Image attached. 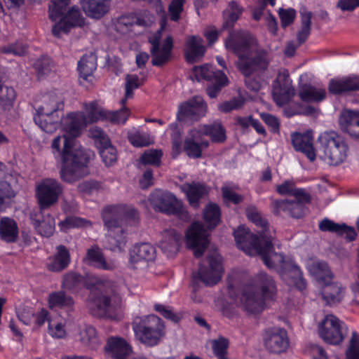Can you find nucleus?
<instances>
[{
	"label": "nucleus",
	"mask_w": 359,
	"mask_h": 359,
	"mask_svg": "<svg viewBox=\"0 0 359 359\" xmlns=\"http://www.w3.org/2000/svg\"><path fill=\"white\" fill-rule=\"evenodd\" d=\"M317 279L325 285L321 292L323 299L330 306L339 303L343 299L344 288L337 283H331L333 274L325 262H318L316 265Z\"/></svg>",
	"instance_id": "obj_11"
},
{
	"label": "nucleus",
	"mask_w": 359,
	"mask_h": 359,
	"mask_svg": "<svg viewBox=\"0 0 359 359\" xmlns=\"http://www.w3.org/2000/svg\"><path fill=\"white\" fill-rule=\"evenodd\" d=\"M88 124L94 123L100 120H105L107 110L99 108L97 101H92L84 104Z\"/></svg>",
	"instance_id": "obj_48"
},
{
	"label": "nucleus",
	"mask_w": 359,
	"mask_h": 359,
	"mask_svg": "<svg viewBox=\"0 0 359 359\" xmlns=\"http://www.w3.org/2000/svg\"><path fill=\"white\" fill-rule=\"evenodd\" d=\"M149 201L156 211L180 218L187 217L189 215L182 201L170 191L156 189L150 194Z\"/></svg>",
	"instance_id": "obj_9"
},
{
	"label": "nucleus",
	"mask_w": 359,
	"mask_h": 359,
	"mask_svg": "<svg viewBox=\"0 0 359 359\" xmlns=\"http://www.w3.org/2000/svg\"><path fill=\"white\" fill-rule=\"evenodd\" d=\"M130 116V109L123 107L117 111H107L105 120H108L112 123L123 125L127 122Z\"/></svg>",
	"instance_id": "obj_54"
},
{
	"label": "nucleus",
	"mask_w": 359,
	"mask_h": 359,
	"mask_svg": "<svg viewBox=\"0 0 359 359\" xmlns=\"http://www.w3.org/2000/svg\"><path fill=\"white\" fill-rule=\"evenodd\" d=\"M202 133L203 135L209 136L211 141L215 143H222L226 140V130L219 121L204 125Z\"/></svg>",
	"instance_id": "obj_46"
},
{
	"label": "nucleus",
	"mask_w": 359,
	"mask_h": 359,
	"mask_svg": "<svg viewBox=\"0 0 359 359\" xmlns=\"http://www.w3.org/2000/svg\"><path fill=\"white\" fill-rule=\"evenodd\" d=\"M221 191L223 199L234 205H238L244 201L243 196L233 191L230 187H223Z\"/></svg>",
	"instance_id": "obj_63"
},
{
	"label": "nucleus",
	"mask_w": 359,
	"mask_h": 359,
	"mask_svg": "<svg viewBox=\"0 0 359 359\" xmlns=\"http://www.w3.org/2000/svg\"><path fill=\"white\" fill-rule=\"evenodd\" d=\"M111 0H81V8L85 14L94 19H101L110 8Z\"/></svg>",
	"instance_id": "obj_30"
},
{
	"label": "nucleus",
	"mask_w": 359,
	"mask_h": 359,
	"mask_svg": "<svg viewBox=\"0 0 359 359\" xmlns=\"http://www.w3.org/2000/svg\"><path fill=\"white\" fill-rule=\"evenodd\" d=\"M260 118L269 127L270 132L272 133H279L280 123L276 116L267 112H263L260 114Z\"/></svg>",
	"instance_id": "obj_60"
},
{
	"label": "nucleus",
	"mask_w": 359,
	"mask_h": 359,
	"mask_svg": "<svg viewBox=\"0 0 359 359\" xmlns=\"http://www.w3.org/2000/svg\"><path fill=\"white\" fill-rule=\"evenodd\" d=\"M320 338L327 344H339L347 333L346 324L332 314L325 316L318 327Z\"/></svg>",
	"instance_id": "obj_13"
},
{
	"label": "nucleus",
	"mask_w": 359,
	"mask_h": 359,
	"mask_svg": "<svg viewBox=\"0 0 359 359\" xmlns=\"http://www.w3.org/2000/svg\"><path fill=\"white\" fill-rule=\"evenodd\" d=\"M320 158L330 165L337 166L344 162L348 154V145L341 135L334 131L324 132L318 138Z\"/></svg>",
	"instance_id": "obj_6"
},
{
	"label": "nucleus",
	"mask_w": 359,
	"mask_h": 359,
	"mask_svg": "<svg viewBox=\"0 0 359 359\" xmlns=\"http://www.w3.org/2000/svg\"><path fill=\"white\" fill-rule=\"evenodd\" d=\"M19 237V228L17 222L8 217L0 219V239L6 243H15Z\"/></svg>",
	"instance_id": "obj_34"
},
{
	"label": "nucleus",
	"mask_w": 359,
	"mask_h": 359,
	"mask_svg": "<svg viewBox=\"0 0 359 359\" xmlns=\"http://www.w3.org/2000/svg\"><path fill=\"white\" fill-rule=\"evenodd\" d=\"M71 262V255L69 249L63 245H59L56 247V252L50 262L47 264V269L51 272H61L66 269Z\"/></svg>",
	"instance_id": "obj_31"
},
{
	"label": "nucleus",
	"mask_w": 359,
	"mask_h": 359,
	"mask_svg": "<svg viewBox=\"0 0 359 359\" xmlns=\"http://www.w3.org/2000/svg\"><path fill=\"white\" fill-rule=\"evenodd\" d=\"M53 67V62L51 58L47 55H42L34 63V68L39 78L48 74L51 72Z\"/></svg>",
	"instance_id": "obj_55"
},
{
	"label": "nucleus",
	"mask_w": 359,
	"mask_h": 359,
	"mask_svg": "<svg viewBox=\"0 0 359 359\" xmlns=\"http://www.w3.org/2000/svg\"><path fill=\"white\" fill-rule=\"evenodd\" d=\"M127 136L129 142L137 148L147 147L151 144L149 135L136 128L129 130Z\"/></svg>",
	"instance_id": "obj_50"
},
{
	"label": "nucleus",
	"mask_w": 359,
	"mask_h": 359,
	"mask_svg": "<svg viewBox=\"0 0 359 359\" xmlns=\"http://www.w3.org/2000/svg\"><path fill=\"white\" fill-rule=\"evenodd\" d=\"M263 342L270 353L279 354L287 351L290 341L287 332L284 328L271 327L264 330Z\"/></svg>",
	"instance_id": "obj_20"
},
{
	"label": "nucleus",
	"mask_w": 359,
	"mask_h": 359,
	"mask_svg": "<svg viewBox=\"0 0 359 359\" xmlns=\"http://www.w3.org/2000/svg\"><path fill=\"white\" fill-rule=\"evenodd\" d=\"M243 12V8L241 6L237 1H231L228 4V7L223 13V24L222 28L224 29L233 30V28L240 18Z\"/></svg>",
	"instance_id": "obj_41"
},
{
	"label": "nucleus",
	"mask_w": 359,
	"mask_h": 359,
	"mask_svg": "<svg viewBox=\"0 0 359 359\" xmlns=\"http://www.w3.org/2000/svg\"><path fill=\"white\" fill-rule=\"evenodd\" d=\"M248 219L261 228V231L257 234L252 233L244 225L239 226L233 231V236L237 247L250 255H257L261 257L264 264L269 269H275L277 266L271 257L278 256L274 252V246L272 243V237L266 234L269 224L264 219L255 206H250L246 208Z\"/></svg>",
	"instance_id": "obj_2"
},
{
	"label": "nucleus",
	"mask_w": 359,
	"mask_h": 359,
	"mask_svg": "<svg viewBox=\"0 0 359 359\" xmlns=\"http://www.w3.org/2000/svg\"><path fill=\"white\" fill-rule=\"evenodd\" d=\"M339 124L342 130L351 137L359 138V111H344L339 118Z\"/></svg>",
	"instance_id": "obj_32"
},
{
	"label": "nucleus",
	"mask_w": 359,
	"mask_h": 359,
	"mask_svg": "<svg viewBox=\"0 0 359 359\" xmlns=\"http://www.w3.org/2000/svg\"><path fill=\"white\" fill-rule=\"evenodd\" d=\"M106 351L111 354L114 359H126L131 348L123 338L111 337L107 341Z\"/></svg>",
	"instance_id": "obj_38"
},
{
	"label": "nucleus",
	"mask_w": 359,
	"mask_h": 359,
	"mask_svg": "<svg viewBox=\"0 0 359 359\" xmlns=\"http://www.w3.org/2000/svg\"><path fill=\"white\" fill-rule=\"evenodd\" d=\"M245 104V100L242 97H233L228 101L219 103L217 109L224 114L231 112L233 110L241 109Z\"/></svg>",
	"instance_id": "obj_56"
},
{
	"label": "nucleus",
	"mask_w": 359,
	"mask_h": 359,
	"mask_svg": "<svg viewBox=\"0 0 359 359\" xmlns=\"http://www.w3.org/2000/svg\"><path fill=\"white\" fill-rule=\"evenodd\" d=\"M203 220L210 230L217 227L221 222V209L216 203H210L203 210Z\"/></svg>",
	"instance_id": "obj_47"
},
{
	"label": "nucleus",
	"mask_w": 359,
	"mask_h": 359,
	"mask_svg": "<svg viewBox=\"0 0 359 359\" xmlns=\"http://www.w3.org/2000/svg\"><path fill=\"white\" fill-rule=\"evenodd\" d=\"M63 107L64 103L60 99L55 95H50L34 116L35 123L47 133H54L61 126Z\"/></svg>",
	"instance_id": "obj_7"
},
{
	"label": "nucleus",
	"mask_w": 359,
	"mask_h": 359,
	"mask_svg": "<svg viewBox=\"0 0 359 359\" xmlns=\"http://www.w3.org/2000/svg\"><path fill=\"white\" fill-rule=\"evenodd\" d=\"M207 104L201 97H193L182 102L177 113V119L179 121H197L205 115Z\"/></svg>",
	"instance_id": "obj_19"
},
{
	"label": "nucleus",
	"mask_w": 359,
	"mask_h": 359,
	"mask_svg": "<svg viewBox=\"0 0 359 359\" xmlns=\"http://www.w3.org/2000/svg\"><path fill=\"white\" fill-rule=\"evenodd\" d=\"M205 260L208 266L200 264L196 273H193L191 278V287L194 292L199 288L198 281L201 280L205 285L212 286L221 280L224 270L221 260L215 255L206 256Z\"/></svg>",
	"instance_id": "obj_10"
},
{
	"label": "nucleus",
	"mask_w": 359,
	"mask_h": 359,
	"mask_svg": "<svg viewBox=\"0 0 359 359\" xmlns=\"http://www.w3.org/2000/svg\"><path fill=\"white\" fill-rule=\"evenodd\" d=\"M97 56L94 53L83 55L78 62L77 69L80 76L84 80H88V77L93 75L94 71L97 69Z\"/></svg>",
	"instance_id": "obj_45"
},
{
	"label": "nucleus",
	"mask_w": 359,
	"mask_h": 359,
	"mask_svg": "<svg viewBox=\"0 0 359 359\" xmlns=\"http://www.w3.org/2000/svg\"><path fill=\"white\" fill-rule=\"evenodd\" d=\"M212 349L217 359H228V348L229 341L227 338L220 336L211 341Z\"/></svg>",
	"instance_id": "obj_52"
},
{
	"label": "nucleus",
	"mask_w": 359,
	"mask_h": 359,
	"mask_svg": "<svg viewBox=\"0 0 359 359\" xmlns=\"http://www.w3.org/2000/svg\"><path fill=\"white\" fill-rule=\"evenodd\" d=\"M148 41L151 44V62L153 66L161 67L171 60L174 48L172 36L168 35L164 39L162 46H161V31L156 32L151 37H149Z\"/></svg>",
	"instance_id": "obj_12"
},
{
	"label": "nucleus",
	"mask_w": 359,
	"mask_h": 359,
	"mask_svg": "<svg viewBox=\"0 0 359 359\" xmlns=\"http://www.w3.org/2000/svg\"><path fill=\"white\" fill-rule=\"evenodd\" d=\"M318 227L323 232H332L335 233L338 236H345L346 239L348 241H353L357 237V233L354 227L349 226L344 223H335L327 217L320 221Z\"/></svg>",
	"instance_id": "obj_27"
},
{
	"label": "nucleus",
	"mask_w": 359,
	"mask_h": 359,
	"mask_svg": "<svg viewBox=\"0 0 359 359\" xmlns=\"http://www.w3.org/2000/svg\"><path fill=\"white\" fill-rule=\"evenodd\" d=\"M278 265L284 273H289L295 279L294 283L296 287L301 291L306 289V280L302 277V271L299 266L292 260H285L283 254H278Z\"/></svg>",
	"instance_id": "obj_33"
},
{
	"label": "nucleus",
	"mask_w": 359,
	"mask_h": 359,
	"mask_svg": "<svg viewBox=\"0 0 359 359\" xmlns=\"http://www.w3.org/2000/svg\"><path fill=\"white\" fill-rule=\"evenodd\" d=\"M298 95L304 102H319L326 97L324 88L316 89L310 83H304L299 86Z\"/></svg>",
	"instance_id": "obj_43"
},
{
	"label": "nucleus",
	"mask_w": 359,
	"mask_h": 359,
	"mask_svg": "<svg viewBox=\"0 0 359 359\" xmlns=\"http://www.w3.org/2000/svg\"><path fill=\"white\" fill-rule=\"evenodd\" d=\"M90 136L94 140V144L105 165L111 166L116 162L118 159L117 149L101 128L95 126L91 128Z\"/></svg>",
	"instance_id": "obj_15"
},
{
	"label": "nucleus",
	"mask_w": 359,
	"mask_h": 359,
	"mask_svg": "<svg viewBox=\"0 0 359 359\" xmlns=\"http://www.w3.org/2000/svg\"><path fill=\"white\" fill-rule=\"evenodd\" d=\"M62 191V186L57 180L53 178L42 180L36 187V198L40 210H45L57 203Z\"/></svg>",
	"instance_id": "obj_14"
},
{
	"label": "nucleus",
	"mask_w": 359,
	"mask_h": 359,
	"mask_svg": "<svg viewBox=\"0 0 359 359\" xmlns=\"http://www.w3.org/2000/svg\"><path fill=\"white\" fill-rule=\"evenodd\" d=\"M206 51L203 39L195 35L189 36L184 43V55L187 62L194 63L197 58L204 55Z\"/></svg>",
	"instance_id": "obj_29"
},
{
	"label": "nucleus",
	"mask_w": 359,
	"mask_h": 359,
	"mask_svg": "<svg viewBox=\"0 0 359 359\" xmlns=\"http://www.w3.org/2000/svg\"><path fill=\"white\" fill-rule=\"evenodd\" d=\"M294 94V88L292 86L288 71L284 69L278 72L272 85V97L274 102L278 106L283 107L290 102Z\"/></svg>",
	"instance_id": "obj_16"
},
{
	"label": "nucleus",
	"mask_w": 359,
	"mask_h": 359,
	"mask_svg": "<svg viewBox=\"0 0 359 359\" xmlns=\"http://www.w3.org/2000/svg\"><path fill=\"white\" fill-rule=\"evenodd\" d=\"M186 243L187 248L193 251L195 257L200 258L203 255L209 240L201 223L195 222L191 224L186 231Z\"/></svg>",
	"instance_id": "obj_18"
},
{
	"label": "nucleus",
	"mask_w": 359,
	"mask_h": 359,
	"mask_svg": "<svg viewBox=\"0 0 359 359\" xmlns=\"http://www.w3.org/2000/svg\"><path fill=\"white\" fill-rule=\"evenodd\" d=\"M236 65L245 76H250L257 69H266L268 67L267 52L264 50H258L254 57L252 52L238 57Z\"/></svg>",
	"instance_id": "obj_23"
},
{
	"label": "nucleus",
	"mask_w": 359,
	"mask_h": 359,
	"mask_svg": "<svg viewBox=\"0 0 359 359\" xmlns=\"http://www.w3.org/2000/svg\"><path fill=\"white\" fill-rule=\"evenodd\" d=\"M156 256L155 248L148 243L135 244L130 251V262L137 264L142 261H152Z\"/></svg>",
	"instance_id": "obj_36"
},
{
	"label": "nucleus",
	"mask_w": 359,
	"mask_h": 359,
	"mask_svg": "<svg viewBox=\"0 0 359 359\" xmlns=\"http://www.w3.org/2000/svg\"><path fill=\"white\" fill-rule=\"evenodd\" d=\"M71 0H50L48 15L51 21L57 22L65 13Z\"/></svg>",
	"instance_id": "obj_49"
},
{
	"label": "nucleus",
	"mask_w": 359,
	"mask_h": 359,
	"mask_svg": "<svg viewBox=\"0 0 359 359\" xmlns=\"http://www.w3.org/2000/svg\"><path fill=\"white\" fill-rule=\"evenodd\" d=\"M84 25V18L80 9L73 6L55 23L52 28L54 36L60 38L61 34H68L74 27H81Z\"/></svg>",
	"instance_id": "obj_21"
},
{
	"label": "nucleus",
	"mask_w": 359,
	"mask_h": 359,
	"mask_svg": "<svg viewBox=\"0 0 359 359\" xmlns=\"http://www.w3.org/2000/svg\"><path fill=\"white\" fill-rule=\"evenodd\" d=\"M252 37L243 30H231L224 44L227 50L231 51L238 57L251 53Z\"/></svg>",
	"instance_id": "obj_22"
},
{
	"label": "nucleus",
	"mask_w": 359,
	"mask_h": 359,
	"mask_svg": "<svg viewBox=\"0 0 359 359\" xmlns=\"http://www.w3.org/2000/svg\"><path fill=\"white\" fill-rule=\"evenodd\" d=\"M292 144L295 151L303 153L311 162L316 158L313 147V137L311 131L304 133H294L291 137Z\"/></svg>",
	"instance_id": "obj_25"
},
{
	"label": "nucleus",
	"mask_w": 359,
	"mask_h": 359,
	"mask_svg": "<svg viewBox=\"0 0 359 359\" xmlns=\"http://www.w3.org/2000/svg\"><path fill=\"white\" fill-rule=\"evenodd\" d=\"M180 191L184 194L191 207L198 209L201 201L206 198L210 193L209 187L203 182H185L179 186Z\"/></svg>",
	"instance_id": "obj_24"
},
{
	"label": "nucleus",
	"mask_w": 359,
	"mask_h": 359,
	"mask_svg": "<svg viewBox=\"0 0 359 359\" xmlns=\"http://www.w3.org/2000/svg\"><path fill=\"white\" fill-rule=\"evenodd\" d=\"M296 14V11L294 8H280L278 10V15L281 22V26L285 28L291 25L294 21Z\"/></svg>",
	"instance_id": "obj_61"
},
{
	"label": "nucleus",
	"mask_w": 359,
	"mask_h": 359,
	"mask_svg": "<svg viewBox=\"0 0 359 359\" xmlns=\"http://www.w3.org/2000/svg\"><path fill=\"white\" fill-rule=\"evenodd\" d=\"M270 209L275 216L285 217L286 215L294 219H301L292 202L288 199H272Z\"/></svg>",
	"instance_id": "obj_40"
},
{
	"label": "nucleus",
	"mask_w": 359,
	"mask_h": 359,
	"mask_svg": "<svg viewBox=\"0 0 359 359\" xmlns=\"http://www.w3.org/2000/svg\"><path fill=\"white\" fill-rule=\"evenodd\" d=\"M13 177L7 172L6 165L0 162V204L4 203V198L15 197V193L11 187Z\"/></svg>",
	"instance_id": "obj_42"
},
{
	"label": "nucleus",
	"mask_w": 359,
	"mask_h": 359,
	"mask_svg": "<svg viewBox=\"0 0 359 359\" xmlns=\"http://www.w3.org/2000/svg\"><path fill=\"white\" fill-rule=\"evenodd\" d=\"M88 125L86 114L83 111L71 112L67 115L64 124V129L69 137L74 140L81 135V130Z\"/></svg>",
	"instance_id": "obj_28"
},
{
	"label": "nucleus",
	"mask_w": 359,
	"mask_h": 359,
	"mask_svg": "<svg viewBox=\"0 0 359 359\" xmlns=\"http://www.w3.org/2000/svg\"><path fill=\"white\" fill-rule=\"evenodd\" d=\"M276 293L273 278L264 272H260L250 283L245 285L241 302L248 313H259L265 309L266 301L274 300Z\"/></svg>",
	"instance_id": "obj_5"
},
{
	"label": "nucleus",
	"mask_w": 359,
	"mask_h": 359,
	"mask_svg": "<svg viewBox=\"0 0 359 359\" xmlns=\"http://www.w3.org/2000/svg\"><path fill=\"white\" fill-rule=\"evenodd\" d=\"M101 215L104 226L109 233V242L112 245L110 249L123 251L127 242L126 232L122 228L123 222H137V210L124 204L108 205L103 208Z\"/></svg>",
	"instance_id": "obj_4"
},
{
	"label": "nucleus",
	"mask_w": 359,
	"mask_h": 359,
	"mask_svg": "<svg viewBox=\"0 0 359 359\" xmlns=\"http://www.w3.org/2000/svg\"><path fill=\"white\" fill-rule=\"evenodd\" d=\"M83 261L97 269L112 271L114 269L113 264L106 261L103 252L97 245L87 250Z\"/></svg>",
	"instance_id": "obj_35"
},
{
	"label": "nucleus",
	"mask_w": 359,
	"mask_h": 359,
	"mask_svg": "<svg viewBox=\"0 0 359 359\" xmlns=\"http://www.w3.org/2000/svg\"><path fill=\"white\" fill-rule=\"evenodd\" d=\"M185 0H172L168 7L170 18L172 21L177 22L183 11V6Z\"/></svg>",
	"instance_id": "obj_64"
},
{
	"label": "nucleus",
	"mask_w": 359,
	"mask_h": 359,
	"mask_svg": "<svg viewBox=\"0 0 359 359\" xmlns=\"http://www.w3.org/2000/svg\"><path fill=\"white\" fill-rule=\"evenodd\" d=\"M48 304L50 309L71 310L74 305L73 297L66 293V290L52 292L48 294Z\"/></svg>",
	"instance_id": "obj_39"
},
{
	"label": "nucleus",
	"mask_w": 359,
	"mask_h": 359,
	"mask_svg": "<svg viewBox=\"0 0 359 359\" xmlns=\"http://www.w3.org/2000/svg\"><path fill=\"white\" fill-rule=\"evenodd\" d=\"M81 340L86 344H93L97 342V332L94 327L86 325L80 332Z\"/></svg>",
	"instance_id": "obj_62"
},
{
	"label": "nucleus",
	"mask_w": 359,
	"mask_h": 359,
	"mask_svg": "<svg viewBox=\"0 0 359 359\" xmlns=\"http://www.w3.org/2000/svg\"><path fill=\"white\" fill-rule=\"evenodd\" d=\"M43 211L40 210V212L35 215L33 225L39 234L48 238L54 233L55 222L53 217L50 214L44 215Z\"/></svg>",
	"instance_id": "obj_37"
},
{
	"label": "nucleus",
	"mask_w": 359,
	"mask_h": 359,
	"mask_svg": "<svg viewBox=\"0 0 359 359\" xmlns=\"http://www.w3.org/2000/svg\"><path fill=\"white\" fill-rule=\"evenodd\" d=\"M1 52L4 54H11L16 56H22L27 52V46L20 41L10 43L3 46Z\"/></svg>",
	"instance_id": "obj_59"
},
{
	"label": "nucleus",
	"mask_w": 359,
	"mask_h": 359,
	"mask_svg": "<svg viewBox=\"0 0 359 359\" xmlns=\"http://www.w3.org/2000/svg\"><path fill=\"white\" fill-rule=\"evenodd\" d=\"M292 196L294 198V200H290V201L300 218H303L309 211V208L306 207V205L311 203V196L310 194L306 192L303 188L295 187L292 193Z\"/></svg>",
	"instance_id": "obj_44"
},
{
	"label": "nucleus",
	"mask_w": 359,
	"mask_h": 359,
	"mask_svg": "<svg viewBox=\"0 0 359 359\" xmlns=\"http://www.w3.org/2000/svg\"><path fill=\"white\" fill-rule=\"evenodd\" d=\"M328 90L332 95H341L359 91V75L350 74L342 78L330 79Z\"/></svg>",
	"instance_id": "obj_26"
},
{
	"label": "nucleus",
	"mask_w": 359,
	"mask_h": 359,
	"mask_svg": "<svg viewBox=\"0 0 359 359\" xmlns=\"http://www.w3.org/2000/svg\"><path fill=\"white\" fill-rule=\"evenodd\" d=\"M346 359H359V334L352 332L349 346L346 351Z\"/></svg>",
	"instance_id": "obj_58"
},
{
	"label": "nucleus",
	"mask_w": 359,
	"mask_h": 359,
	"mask_svg": "<svg viewBox=\"0 0 359 359\" xmlns=\"http://www.w3.org/2000/svg\"><path fill=\"white\" fill-rule=\"evenodd\" d=\"M87 224H90V222L79 217L67 216L60 222L59 226L62 231L67 232L71 229L86 226Z\"/></svg>",
	"instance_id": "obj_53"
},
{
	"label": "nucleus",
	"mask_w": 359,
	"mask_h": 359,
	"mask_svg": "<svg viewBox=\"0 0 359 359\" xmlns=\"http://www.w3.org/2000/svg\"><path fill=\"white\" fill-rule=\"evenodd\" d=\"M197 73L202 79L208 81L205 90L210 98L217 97L222 89L229 83V79L222 71L214 70L208 65L200 67Z\"/></svg>",
	"instance_id": "obj_17"
},
{
	"label": "nucleus",
	"mask_w": 359,
	"mask_h": 359,
	"mask_svg": "<svg viewBox=\"0 0 359 359\" xmlns=\"http://www.w3.org/2000/svg\"><path fill=\"white\" fill-rule=\"evenodd\" d=\"M61 287L72 294L83 288L89 291L87 303L93 316L110 318L113 304L118 298L115 282L104 276H83L69 271L62 276Z\"/></svg>",
	"instance_id": "obj_1"
},
{
	"label": "nucleus",
	"mask_w": 359,
	"mask_h": 359,
	"mask_svg": "<svg viewBox=\"0 0 359 359\" xmlns=\"http://www.w3.org/2000/svg\"><path fill=\"white\" fill-rule=\"evenodd\" d=\"M194 136L187 137L184 142V150L189 158H198L201 157V145L194 140Z\"/></svg>",
	"instance_id": "obj_57"
},
{
	"label": "nucleus",
	"mask_w": 359,
	"mask_h": 359,
	"mask_svg": "<svg viewBox=\"0 0 359 359\" xmlns=\"http://www.w3.org/2000/svg\"><path fill=\"white\" fill-rule=\"evenodd\" d=\"M75 140L67 135L55 137L51 144L54 155L62 158L60 178L72 184L81 178L88 167L91 152L81 147L75 146Z\"/></svg>",
	"instance_id": "obj_3"
},
{
	"label": "nucleus",
	"mask_w": 359,
	"mask_h": 359,
	"mask_svg": "<svg viewBox=\"0 0 359 359\" xmlns=\"http://www.w3.org/2000/svg\"><path fill=\"white\" fill-rule=\"evenodd\" d=\"M162 156L163 152L161 149H149L142 153L140 157V163L143 165L159 167Z\"/></svg>",
	"instance_id": "obj_51"
},
{
	"label": "nucleus",
	"mask_w": 359,
	"mask_h": 359,
	"mask_svg": "<svg viewBox=\"0 0 359 359\" xmlns=\"http://www.w3.org/2000/svg\"><path fill=\"white\" fill-rule=\"evenodd\" d=\"M135 337L149 346L158 344L164 334L162 320L154 314L136 317L132 323Z\"/></svg>",
	"instance_id": "obj_8"
}]
</instances>
